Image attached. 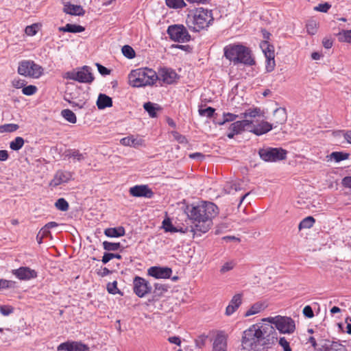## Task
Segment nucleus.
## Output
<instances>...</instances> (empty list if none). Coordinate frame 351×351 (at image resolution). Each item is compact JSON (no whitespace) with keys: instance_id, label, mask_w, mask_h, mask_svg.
<instances>
[{"instance_id":"14","label":"nucleus","mask_w":351,"mask_h":351,"mask_svg":"<svg viewBox=\"0 0 351 351\" xmlns=\"http://www.w3.org/2000/svg\"><path fill=\"white\" fill-rule=\"evenodd\" d=\"M58 351H89V348L80 342L66 341L60 343L58 348Z\"/></svg>"},{"instance_id":"40","label":"nucleus","mask_w":351,"mask_h":351,"mask_svg":"<svg viewBox=\"0 0 351 351\" xmlns=\"http://www.w3.org/2000/svg\"><path fill=\"white\" fill-rule=\"evenodd\" d=\"M12 85L14 88H36L35 86L29 84L27 85V82L22 78H15L12 81Z\"/></svg>"},{"instance_id":"16","label":"nucleus","mask_w":351,"mask_h":351,"mask_svg":"<svg viewBox=\"0 0 351 351\" xmlns=\"http://www.w3.org/2000/svg\"><path fill=\"white\" fill-rule=\"evenodd\" d=\"M12 273L21 280H28L37 276L36 271L27 267H21L19 269H13Z\"/></svg>"},{"instance_id":"4","label":"nucleus","mask_w":351,"mask_h":351,"mask_svg":"<svg viewBox=\"0 0 351 351\" xmlns=\"http://www.w3.org/2000/svg\"><path fill=\"white\" fill-rule=\"evenodd\" d=\"M157 80V72L147 67L132 70L128 75L130 85L134 88L152 86Z\"/></svg>"},{"instance_id":"35","label":"nucleus","mask_w":351,"mask_h":351,"mask_svg":"<svg viewBox=\"0 0 351 351\" xmlns=\"http://www.w3.org/2000/svg\"><path fill=\"white\" fill-rule=\"evenodd\" d=\"M261 109L258 108H249L245 111V112L241 113L240 115L241 118H246L247 117L251 118H255L260 115Z\"/></svg>"},{"instance_id":"24","label":"nucleus","mask_w":351,"mask_h":351,"mask_svg":"<svg viewBox=\"0 0 351 351\" xmlns=\"http://www.w3.org/2000/svg\"><path fill=\"white\" fill-rule=\"evenodd\" d=\"M63 12L67 14L74 16H83L85 13L81 5H73L70 3H64Z\"/></svg>"},{"instance_id":"49","label":"nucleus","mask_w":351,"mask_h":351,"mask_svg":"<svg viewBox=\"0 0 351 351\" xmlns=\"http://www.w3.org/2000/svg\"><path fill=\"white\" fill-rule=\"evenodd\" d=\"M16 287V282L12 280H8L5 279H0V290L4 289H11Z\"/></svg>"},{"instance_id":"28","label":"nucleus","mask_w":351,"mask_h":351,"mask_svg":"<svg viewBox=\"0 0 351 351\" xmlns=\"http://www.w3.org/2000/svg\"><path fill=\"white\" fill-rule=\"evenodd\" d=\"M125 234V231L123 226L108 228L104 230V234L108 237H120L124 236Z\"/></svg>"},{"instance_id":"54","label":"nucleus","mask_w":351,"mask_h":351,"mask_svg":"<svg viewBox=\"0 0 351 351\" xmlns=\"http://www.w3.org/2000/svg\"><path fill=\"white\" fill-rule=\"evenodd\" d=\"M107 291L109 293L111 294H116V293H121V291L117 288V282L114 281L112 282H109L107 285Z\"/></svg>"},{"instance_id":"36","label":"nucleus","mask_w":351,"mask_h":351,"mask_svg":"<svg viewBox=\"0 0 351 351\" xmlns=\"http://www.w3.org/2000/svg\"><path fill=\"white\" fill-rule=\"evenodd\" d=\"M239 116L237 114H234L232 113H223V119L221 121H217L216 122L217 124L221 125L227 122H231L234 121L237 118H238Z\"/></svg>"},{"instance_id":"59","label":"nucleus","mask_w":351,"mask_h":351,"mask_svg":"<svg viewBox=\"0 0 351 351\" xmlns=\"http://www.w3.org/2000/svg\"><path fill=\"white\" fill-rule=\"evenodd\" d=\"M303 314L305 317H308V318H312L314 317V313H313V309L310 306H306L304 308H303Z\"/></svg>"},{"instance_id":"51","label":"nucleus","mask_w":351,"mask_h":351,"mask_svg":"<svg viewBox=\"0 0 351 351\" xmlns=\"http://www.w3.org/2000/svg\"><path fill=\"white\" fill-rule=\"evenodd\" d=\"M121 259L122 256L119 254L104 253L102 257V262L104 264L108 263L112 258Z\"/></svg>"},{"instance_id":"46","label":"nucleus","mask_w":351,"mask_h":351,"mask_svg":"<svg viewBox=\"0 0 351 351\" xmlns=\"http://www.w3.org/2000/svg\"><path fill=\"white\" fill-rule=\"evenodd\" d=\"M104 249L107 251H116L121 247L120 243L103 242Z\"/></svg>"},{"instance_id":"50","label":"nucleus","mask_w":351,"mask_h":351,"mask_svg":"<svg viewBox=\"0 0 351 351\" xmlns=\"http://www.w3.org/2000/svg\"><path fill=\"white\" fill-rule=\"evenodd\" d=\"M214 93L210 89H204V92L201 95L202 101L210 102L213 100Z\"/></svg>"},{"instance_id":"53","label":"nucleus","mask_w":351,"mask_h":351,"mask_svg":"<svg viewBox=\"0 0 351 351\" xmlns=\"http://www.w3.org/2000/svg\"><path fill=\"white\" fill-rule=\"evenodd\" d=\"M215 109L212 107H208L205 109H199L198 112L199 115L201 116H206L208 118H210L213 116L215 113Z\"/></svg>"},{"instance_id":"34","label":"nucleus","mask_w":351,"mask_h":351,"mask_svg":"<svg viewBox=\"0 0 351 351\" xmlns=\"http://www.w3.org/2000/svg\"><path fill=\"white\" fill-rule=\"evenodd\" d=\"M62 117L71 123H75L77 117L75 114L70 109H64L61 111Z\"/></svg>"},{"instance_id":"47","label":"nucleus","mask_w":351,"mask_h":351,"mask_svg":"<svg viewBox=\"0 0 351 351\" xmlns=\"http://www.w3.org/2000/svg\"><path fill=\"white\" fill-rule=\"evenodd\" d=\"M330 157L333 158L336 162H340L341 160L348 159L349 154L343 152H334L330 154Z\"/></svg>"},{"instance_id":"56","label":"nucleus","mask_w":351,"mask_h":351,"mask_svg":"<svg viewBox=\"0 0 351 351\" xmlns=\"http://www.w3.org/2000/svg\"><path fill=\"white\" fill-rule=\"evenodd\" d=\"M331 8V5L328 3H320L317 6L314 8V10L321 12H327Z\"/></svg>"},{"instance_id":"22","label":"nucleus","mask_w":351,"mask_h":351,"mask_svg":"<svg viewBox=\"0 0 351 351\" xmlns=\"http://www.w3.org/2000/svg\"><path fill=\"white\" fill-rule=\"evenodd\" d=\"M252 121L249 120L237 121L230 125L229 130L234 131L237 134H241L242 132L247 130V128H252Z\"/></svg>"},{"instance_id":"41","label":"nucleus","mask_w":351,"mask_h":351,"mask_svg":"<svg viewBox=\"0 0 351 351\" xmlns=\"http://www.w3.org/2000/svg\"><path fill=\"white\" fill-rule=\"evenodd\" d=\"M315 223V219L313 217L308 216L304 218L299 224V229L310 228Z\"/></svg>"},{"instance_id":"12","label":"nucleus","mask_w":351,"mask_h":351,"mask_svg":"<svg viewBox=\"0 0 351 351\" xmlns=\"http://www.w3.org/2000/svg\"><path fill=\"white\" fill-rule=\"evenodd\" d=\"M158 80L162 81L165 84H173L178 80L179 76L176 72L167 67L160 68L157 73Z\"/></svg>"},{"instance_id":"63","label":"nucleus","mask_w":351,"mask_h":351,"mask_svg":"<svg viewBox=\"0 0 351 351\" xmlns=\"http://www.w3.org/2000/svg\"><path fill=\"white\" fill-rule=\"evenodd\" d=\"M207 338L206 336L202 335L199 336L198 339L196 340V343L199 347L203 346L205 343L206 339Z\"/></svg>"},{"instance_id":"43","label":"nucleus","mask_w":351,"mask_h":351,"mask_svg":"<svg viewBox=\"0 0 351 351\" xmlns=\"http://www.w3.org/2000/svg\"><path fill=\"white\" fill-rule=\"evenodd\" d=\"M56 208L61 211H66L69 210V203L64 198H59L55 203Z\"/></svg>"},{"instance_id":"1","label":"nucleus","mask_w":351,"mask_h":351,"mask_svg":"<svg viewBox=\"0 0 351 351\" xmlns=\"http://www.w3.org/2000/svg\"><path fill=\"white\" fill-rule=\"evenodd\" d=\"M277 340V332L273 326L258 323L243 331L241 346L247 351H262L274 344Z\"/></svg>"},{"instance_id":"37","label":"nucleus","mask_w":351,"mask_h":351,"mask_svg":"<svg viewBox=\"0 0 351 351\" xmlns=\"http://www.w3.org/2000/svg\"><path fill=\"white\" fill-rule=\"evenodd\" d=\"M24 145V139L21 136H17L15 139L10 142V147L12 150L18 151Z\"/></svg>"},{"instance_id":"8","label":"nucleus","mask_w":351,"mask_h":351,"mask_svg":"<svg viewBox=\"0 0 351 351\" xmlns=\"http://www.w3.org/2000/svg\"><path fill=\"white\" fill-rule=\"evenodd\" d=\"M167 32L169 38L175 42L186 43L191 40V35L183 25H170Z\"/></svg>"},{"instance_id":"45","label":"nucleus","mask_w":351,"mask_h":351,"mask_svg":"<svg viewBox=\"0 0 351 351\" xmlns=\"http://www.w3.org/2000/svg\"><path fill=\"white\" fill-rule=\"evenodd\" d=\"M122 53L124 56L129 59H132L135 57V51L133 48L129 45H124L122 47Z\"/></svg>"},{"instance_id":"7","label":"nucleus","mask_w":351,"mask_h":351,"mask_svg":"<svg viewBox=\"0 0 351 351\" xmlns=\"http://www.w3.org/2000/svg\"><path fill=\"white\" fill-rule=\"evenodd\" d=\"M287 151L282 148H263L259 149L258 154L261 159L266 162H276L287 157Z\"/></svg>"},{"instance_id":"61","label":"nucleus","mask_w":351,"mask_h":351,"mask_svg":"<svg viewBox=\"0 0 351 351\" xmlns=\"http://www.w3.org/2000/svg\"><path fill=\"white\" fill-rule=\"evenodd\" d=\"M332 40L328 38H324L322 41L323 46L326 49H330L332 47Z\"/></svg>"},{"instance_id":"62","label":"nucleus","mask_w":351,"mask_h":351,"mask_svg":"<svg viewBox=\"0 0 351 351\" xmlns=\"http://www.w3.org/2000/svg\"><path fill=\"white\" fill-rule=\"evenodd\" d=\"M342 184L345 187L351 189V177H345L342 180Z\"/></svg>"},{"instance_id":"25","label":"nucleus","mask_w":351,"mask_h":351,"mask_svg":"<svg viewBox=\"0 0 351 351\" xmlns=\"http://www.w3.org/2000/svg\"><path fill=\"white\" fill-rule=\"evenodd\" d=\"M213 351H227V340L225 335L218 334L213 342Z\"/></svg>"},{"instance_id":"64","label":"nucleus","mask_w":351,"mask_h":351,"mask_svg":"<svg viewBox=\"0 0 351 351\" xmlns=\"http://www.w3.org/2000/svg\"><path fill=\"white\" fill-rule=\"evenodd\" d=\"M168 341L170 343L176 344L178 346H180L181 343V341H180V338L178 337H176V336L169 337Z\"/></svg>"},{"instance_id":"6","label":"nucleus","mask_w":351,"mask_h":351,"mask_svg":"<svg viewBox=\"0 0 351 351\" xmlns=\"http://www.w3.org/2000/svg\"><path fill=\"white\" fill-rule=\"evenodd\" d=\"M263 321H267L272 326L275 325V327L281 333H292L295 329V322L289 317L278 315L276 317H267Z\"/></svg>"},{"instance_id":"39","label":"nucleus","mask_w":351,"mask_h":351,"mask_svg":"<svg viewBox=\"0 0 351 351\" xmlns=\"http://www.w3.org/2000/svg\"><path fill=\"white\" fill-rule=\"evenodd\" d=\"M338 39L340 42L351 43V29L340 32L338 34Z\"/></svg>"},{"instance_id":"48","label":"nucleus","mask_w":351,"mask_h":351,"mask_svg":"<svg viewBox=\"0 0 351 351\" xmlns=\"http://www.w3.org/2000/svg\"><path fill=\"white\" fill-rule=\"evenodd\" d=\"M306 31L309 34L314 35L317 32V23L315 21L311 20L306 23Z\"/></svg>"},{"instance_id":"9","label":"nucleus","mask_w":351,"mask_h":351,"mask_svg":"<svg viewBox=\"0 0 351 351\" xmlns=\"http://www.w3.org/2000/svg\"><path fill=\"white\" fill-rule=\"evenodd\" d=\"M64 77L73 80L81 83H90L94 77L91 73V69L88 66H84L79 71H72L67 72L64 75Z\"/></svg>"},{"instance_id":"2","label":"nucleus","mask_w":351,"mask_h":351,"mask_svg":"<svg viewBox=\"0 0 351 351\" xmlns=\"http://www.w3.org/2000/svg\"><path fill=\"white\" fill-rule=\"evenodd\" d=\"M217 214L218 208L212 202L193 206L188 213V217L192 221L191 231L199 236L202 233L207 232L213 224L212 219Z\"/></svg>"},{"instance_id":"30","label":"nucleus","mask_w":351,"mask_h":351,"mask_svg":"<svg viewBox=\"0 0 351 351\" xmlns=\"http://www.w3.org/2000/svg\"><path fill=\"white\" fill-rule=\"evenodd\" d=\"M84 27L81 25L69 23L66 24L64 27H61L59 28L60 32L71 33L82 32L84 31Z\"/></svg>"},{"instance_id":"52","label":"nucleus","mask_w":351,"mask_h":351,"mask_svg":"<svg viewBox=\"0 0 351 351\" xmlns=\"http://www.w3.org/2000/svg\"><path fill=\"white\" fill-rule=\"evenodd\" d=\"M38 30V25L36 23L28 25L25 27V32L28 36H34Z\"/></svg>"},{"instance_id":"26","label":"nucleus","mask_w":351,"mask_h":351,"mask_svg":"<svg viewBox=\"0 0 351 351\" xmlns=\"http://www.w3.org/2000/svg\"><path fill=\"white\" fill-rule=\"evenodd\" d=\"M120 143L124 146L137 147L143 145L144 141L141 138H134L131 136L121 138Z\"/></svg>"},{"instance_id":"44","label":"nucleus","mask_w":351,"mask_h":351,"mask_svg":"<svg viewBox=\"0 0 351 351\" xmlns=\"http://www.w3.org/2000/svg\"><path fill=\"white\" fill-rule=\"evenodd\" d=\"M166 5L171 8H182L186 3L183 0H166Z\"/></svg>"},{"instance_id":"20","label":"nucleus","mask_w":351,"mask_h":351,"mask_svg":"<svg viewBox=\"0 0 351 351\" xmlns=\"http://www.w3.org/2000/svg\"><path fill=\"white\" fill-rule=\"evenodd\" d=\"M319 351H347L346 348L337 341H330L329 340H323Z\"/></svg>"},{"instance_id":"13","label":"nucleus","mask_w":351,"mask_h":351,"mask_svg":"<svg viewBox=\"0 0 351 351\" xmlns=\"http://www.w3.org/2000/svg\"><path fill=\"white\" fill-rule=\"evenodd\" d=\"M134 292L140 298L144 297L152 291V287L143 278L136 276L133 281Z\"/></svg>"},{"instance_id":"31","label":"nucleus","mask_w":351,"mask_h":351,"mask_svg":"<svg viewBox=\"0 0 351 351\" xmlns=\"http://www.w3.org/2000/svg\"><path fill=\"white\" fill-rule=\"evenodd\" d=\"M155 289L153 292L154 300H158V298L161 297L165 292H167L169 287L166 285L156 283L154 285Z\"/></svg>"},{"instance_id":"29","label":"nucleus","mask_w":351,"mask_h":351,"mask_svg":"<svg viewBox=\"0 0 351 351\" xmlns=\"http://www.w3.org/2000/svg\"><path fill=\"white\" fill-rule=\"evenodd\" d=\"M144 109L148 112L152 118L157 117V111L160 110L161 108L159 105L153 104L150 101L146 102L143 105Z\"/></svg>"},{"instance_id":"42","label":"nucleus","mask_w":351,"mask_h":351,"mask_svg":"<svg viewBox=\"0 0 351 351\" xmlns=\"http://www.w3.org/2000/svg\"><path fill=\"white\" fill-rule=\"evenodd\" d=\"M235 265H236V263L234 260L228 261L222 265V266L220 268L219 271L221 274H223L233 269L234 267H235Z\"/></svg>"},{"instance_id":"55","label":"nucleus","mask_w":351,"mask_h":351,"mask_svg":"<svg viewBox=\"0 0 351 351\" xmlns=\"http://www.w3.org/2000/svg\"><path fill=\"white\" fill-rule=\"evenodd\" d=\"M162 226L166 232H176L178 231L169 219H165L162 221Z\"/></svg>"},{"instance_id":"11","label":"nucleus","mask_w":351,"mask_h":351,"mask_svg":"<svg viewBox=\"0 0 351 351\" xmlns=\"http://www.w3.org/2000/svg\"><path fill=\"white\" fill-rule=\"evenodd\" d=\"M261 47L266 58V70L267 72H271L276 66L274 47L267 41H263L261 45Z\"/></svg>"},{"instance_id":"57","label":"nucleus","mask_w":351,"mask_h":351,"mask_svg":"<svg viewBox=\"0 0 351 351\" xmlns=\"http://www.w3.org/2000/svg\"><path fill=\"white\" fill-rule=\"evenodd\" d=\"M279 344L283 348L284 351H291L289 343L285 337L280 338Z\"/></svg>"},{"instance_id":"3","label":"nucleus","mask_w":351,"mask_h":351,"mask_svg":"<svg viewBox=\"0 0 351 351\" xmlns=\"http://www.w3.org/2000/svg\"><path fill=\"white\" fill-rule=\"evenodd\" d=\"M213 20L212 10L198 8L189 12L186 18V24L193 31L199 32L208 27Z\"/></svg>"},{"instance_id":"27","label":"nucleus","mask_w":351,"mask_h":351,"mask_svg":"<svg viewBox=\"0 0 351 351\" xmlns=\"http://www.w3.org/2000/svg\"><path fill=\"white\" fill-rule=\"evenodd\" d=\"M97 106L99 110L104 109L112 106V98L109 96L100 93L97 101Z\"/></svg>"},{"instance_id":"33","label":"nucleus","mask_w":351,"mask_h":351,"mask_svg":"<svg viewBox=\"0 0 351 351\" xmlns=\"http://www.w3.org/2000/svg\"><path fill=\"white\" fill-rule=\"evenodd\" d=\"M265 305L261 302H256L245 313V317H249L250 315L256 314L259 313L261 310L265 308Z\"/></svg>"},{"instance_id":"10","label":"nucleus","mask_w":351,"mask_h":351,"mask_svg":"<svg viewBox=\"0 0 351 351\" xmlns=\"http://www.w3.org/2000/svg\"><path fill=\"white\" fill-rule=\"evenodd\" d=\"M43 68L33 61L22 62L18 68V72L20 75L29 76L34 78H38L43 73Z\"/></svg>"},{"instance_id":"32","label":"nucleus","mask_w":351,"mask_h":351,"mask_svg":"<svg viewBox=\"0 0 351 351\" xmlns=\"http://www.w3.org/2000/svg\"><path fill=\"white\" fill-rule=\"evenodd\" d=\"M86 154L80 153L78 149H69L66 152V156L73 158L74 160L80 162L85 159Z\"/></svg>"},{"instance_id":"38","label":"nucleus","mask_w":351,"mask_h":351,"mask_svg":"<svg viewBox=\"0 0 351 351\" xmlns=\"http://www.w3.org/2000/svg\"><path fill=\"white\" fill-rule=\"evenodd\" d=\"M19 128V125L15 123H7L0 125V133L13 132Z\"/></svg>"},{"instance_id":"60","label":"nucleus","mask_w":351,"mask_h":351,"mask_svg":"<svg viewBox=\"0 0 351 351\" xmlns=\"http://www.w3.org/2000/svg\"><path fill=\"white\" fill-rule=\"evenodd\" d=\"M95 65L97 66V67L98 69V71L99 72V73L101 75H106L110 74V70H109L106 67L104 66L103 65H101L99 63H96Z\"/></svg>"},{"instance_id":"15","label":"nucleus","mask_w":351,"mask_h":351,"mask_svg":"<svg viewBox=\"0 0 351 351\" xmlns=\"http://www.w3.org/2000/svg\"><path fill=\"white\" fill-rule=\"evenodd\" d=\"M130 193L133 197L152 198L154 192L147 185H136L130 189Z\"/></svg>"},{"instance_id":"5","label":"nucleus","mask_w":351,"mask_h":351,"mask_svg":"<svg viewBox=\"0 0 351 351\" xmlns=\"http://www.w3.org/2000/svg\"><path fill=\"white\" fill-rule=\"evenodd\" d=\"M225 57L234 62L253 65L255 61L250 49L241 45H229L224 48Z\"/></svg>"},{"instance_id":"18","label":"nucleus","mask_w":351,"mask_h":351,"mask_svg":"<svg viewBox=\"0 0 351 351\" xmlns=\"http://www.w3.org/2000/svg\"><path fill=\"white\" fill-rule=\"evenodd\" d=\"M72 179V173L69 171H58L51 180L49 186L56 187L58 185L67 182Z\"/></svg>"},{"instance_id":"21","label":"nucleus","mask_w":351,"mask_h":351,"mask_svg":"<svg viewBox=\"0 0 351 351\" xmlns=\"http://www.w3.org/2000/svg\"><path fill=\"white\" fill-rule=\"evenodd\" d=\"M271 129L272 125L270 123L263 121L257 125H254L252 123V128H247V131L252 132L257 136H260L269 132Z\"/></svg>"},{"instance_id":"58","label":"nucleus","mask_w":351,"mask_h":351,"mask_svg":"<svg viewBox=\"0 0 351 351\" xmlns=\"http://www.w3.org/2000/svg\"><path fill=\"white\" fill-rule=\"evenodd\" d=\"M0 312L3 315L7 316L13 312V308L10 306H1Z\"/></svg>"},{"instance_id":"23","label":"nucleus","mask_w":351,"mask_h":351,"mask_svg":"<svg viewBox=\"0 0 351 351\" xmlns=\"http://www.w3.org/2000/svg\"><path fill=\"white\" fill-rule=\"evenodd\" d=\"M242 302V294L241 293H237L235 294L232 300H230V304L226 307V314L227 315H230L233 314L236 310L239 307Z\"/></svg>"},{"instance_id":"19","label":"nucleus","mask_w":351,"mask_h":351,"mask_svg":"<svg viewBox=\"0 0 351 351\" xmlns=\"http://www.w3.org/2000/svg\"><path fill=\"white\" fill-rule=\"evenodd\" d=\"M172 270L169 267H152L148 269V274L156 278H169Z\"/></svg>"},{"instance_id":"17","label":"nucleus","mask_w":351,"mask_h":351,"mask_svg":"<svg viewBox=\"0 0 351 351\" xmlns=\"http://www.w3.org/2000/svg\"><path fill=\"white\" fill-rule=\"evenodd\" d=\"M287 114L286 109L285 108H276L273 113V123H271L272 125V128H276L279 125H283L287 121Z\"/></svg>"}]
</instances>
